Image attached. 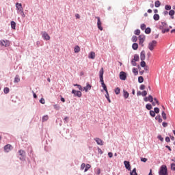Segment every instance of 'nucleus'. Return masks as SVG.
Wrapping results in <instances>:
<instances>
[{"label": "nucleus", "mask_w": 175, "mask_h": 175, "mask_svg": "<svg viewBox=\"0 0 175 175\" xmlns=\"http://www.w3.org/2000/svg\"><path fill=\"white\" fill-rule=\"evenodd\" d=\"M174 13H175V12H174V10H170V12H169V14H170V16H174Z\"/></svg>", "instance_id": "nucleus-44"}, {"label": "nucleus", "mask_w": 175, "mask_h": 175, "mask_svg": "<svg viewBox=\"0 0 175 175\" xmlns=\"http://www.w3.org/2000/svg\"><path fill=\"white\" fill-rule=\"evenodd\" d=\"M145 33L148 34V33H151V28L148 27L145 29Z\"/></svg>", "instance_id": "nucleus-36"}, {"label": "nucleus", "mask_w": 175, "mask_h": 175, "mask_svg": "<svg viewBox=\"0 0 175 175\" xmlns=\"http://www.w3.org/2000/svg\"><path fill=\"white\" fill-rule=\"evenodd\" d=\"M75 53H80V46H76L74 49Z\"/></svg>", "instance_id": "nucleus-28"}, {"label": "nucleus", "mask_w": 175, "mask_h": 175, "mask_svg": "<svg viewBox=\"0 0 175 175\" xmlns=\"http://www.w3.org/2000/svg\"><path fill=\"white\" fill-rule=\"evenodd\" d=\"M137 62L136 60H133V59L131 60V64L133 65V66H136L137 65Z\"/></svg>", "instance_id": "nucleus-40"}, {"label": "nucleus", "mask_w": 175, "mask_h": 175, "mask_svg": "<svg viewBox=\"0 0 175 175\" xmlns=\"http://www.w3.org/2000/svg\"><path fill=\"white\" fill-rule=\"evenodd\" d=\"M72 94H74L75 96H78V98H81V92L76 91L75 90H72Z\"/></svg>", "instance_id": "nucleus-7"}, {"label": "nucleus", "mask_w": 175, "mask_h": 175, "mask_svg": "<svg viewBox=\"0 0 175 175\" xmlns=\"http://www.w3.org/2000/svg\"><path fill=\"white\" fill-rule=\"evenodd\" d=\"M103 68H101L100 72H99V76H100V81H103Z\"/></svg>", "instance_id": "nucleus-15"}, {"label": "nucleus", "mask_w": 175, "mask_h": 175, "mask_svg": "<svg viewBox=\"0 0 175 175\" xmlns=\"http://www.w3.org/2000/svg\"><path fill=\"white\" fill-rule=\"evenodd\" d=\"M120 92H121V89H120V88H116L115 89V94L116 95H119V94H120Z\"/></svg>", "instance_id": "nucleus-24"}, {"label": "nucleus", "mask_w": 175, "mask_h": 175, "mask_svg": "<svg viewBox=\"0 0 175 175\" xmlns=\"http://www.w3.org/2000/svg\"><path fill=\"white\" fill-rule=\"evenodd\" d=\"M100 174V168L97 169V175Z\"/></svg>", "instance_id": "nucleus-63"}, {"label": "nucleus", "mask_w": 175, "mask_h": 175, "mask_svg": "<svg viewBox=\"0 0 175 175\" xmlns=\"http://www.w3.org/2000/svg\"><path fill=\"white\" fill-rule=\"evenodd\" d=\"M143 81H144V78H143V77L140 76L138 77V82L142 83H143Z\"/></svg>", "instance_id": "nucleus-33"}, {"label": "nucleus", "mask_w": 175, "mask_h": 175, "mask_svg": "<svg viewBox=\"0 0 175 175\" xmlns=\"http://www.w3.org/2000/svg\"><path fill=\"white\" fill-rule=\"evenodd\" d=\"M154 6L155 8H159V6H161V1L159 0L156 1L154 3Z\"/></svg>", "instance_id": "nucleus-26"}, {"label": "nucleus", "mask_w": 175, "mask_h": 175, "mask_svg": "<svg viewBox=\"0 0 175 175\" xmlns=\"http://www.w3.org/2000/svg\"><path fill=\"white\" fill-rule=\"evenodd\" d=\"M97 18V27L100 31H103V27H102V21H100V18L99 16H96Z\"/></svg>", "instance_id": "nucleus-4"}, {"label": "nucleus", "mask_w": 175, "mask_h": 175, "mask_svg": "<svg viewBox=\"0 0 175 175\" xmlns=\"http://www.w3.org/2000/svg\"><path fill=\"white\" fill-rule=\"evenodd\" d=\"M42 35L44 40H50V36L49 35V33H47V32L44 31L42 33Z\"/></svg>", "instance_id": "nucleus-6"}, {"label": "nucleus", "mask_w": 175, "mask_h": 175, "mask_svg": "<svg viewBox=\"0 0 175 175\" xmlns=\"http://www.w3.org/2000/svg\"><path fill=\"white\" fill-rule=\"evenodd\" d=\"M11 27L12 28V29H16V22L11 21Z\"/></svg>", "instance_id": "nucleus-30"}, {"label": "nucleus", "mask_w": 175, "mask_h": 175, "mask_svg": "<svg viewBox=\"0 0 175 175\" xmlns=\"http://www.w3.org/2000/svg\"><path fill=\"white\" fill-rule=\"evenodd\" d=\"M124 93V97L125 99H128V98H129V93H128V92L124 90L123 91Z\"/></svg>", "instance_id": "nucleus-20"}, {"label": "nucleus", "mask_w": 175, "mask_h": 175, "mask_svg": "<svg viewBox=\"0 0 175 175\" xmlns=\"http://www.w3.org/2000/svg\"><path fill=\"white\" fill-rule=\"evenodd\" d=\"M49 120V116L46 115L42 117V122H44Z\"/></svg>", "instance_id": "nucleus-31"}, {"label": "nucleus", "mask_w": 175, "mask_h": 175, "mask_svg": "<svg viewBox=\"0 0 175 175\" xmlns=\"http://www.w3.org/2000/svg\"><path fill=\"white\" fill-rule=\"evenodd\" d=\"M140 65H141L142 68H144L145 66H146V62H144V60H142V61L141 62Z\"/></svg>", "instance_id": "nucleus-42"}, {"label": "nucleus", "mask_w": 175, "mask_h": 175, "mask_svg": "<svg viewBox=\"0 0 175 175\" xmlns=\"http://www.w3.org/2000/svg\"><path fill=\"white\" fill-rule=\"evenodd\" d=\"M157 138H158L159 140H161V142H163V137H162L161 135H158Z\"/></svg>", "instance_id": "nucleus-57"}, {"label": "nucleus", "mask_w": 175, "mask_h": 175, "mask_svg": "<svg viewBox=\"0 0 175 175\" xmlns=\"http://www.w3.org/2000/svg\"><path fill=\"white\" fill-rule=\"evenodd\" d=\"M40 103H41L42 105H44V103H45L44 98H41V99L40 100Z\"/></svg>", "instance_id": "nucleus-51"}, {"label": "nucleus", "mask_w": 175, "mask_h": 175, "mask_svg": "<svg viewBox=\"0 0 175 175\" xmlns=\"http://www.w3.org/2000/svg\"><path fill=\"white\" fill-rule=\"evenodd\" d=\"M100 83L104 91H105V92H108L107 87L106 86V84H105V81L103 80V81H100Z\"/></svg>", "instance_id": "nucleus-17"}, {"label": "nucleus", "mask_w": 175, "mask_h": 175, "mask_svg": "<svg viewBox=\"0 0 175 175\" xmlns=\"http://www.w3.org/2000/svg\"><path fill=\"white\" fill-rule=\"evenodd\" d=\"M133 73H134V75L135 76H137V75H139V70H137V68H133Z\"/></svg>", "instance_id": "nucleus-23"}, {"label": "nucleus", "mask_w": 175, "mask_h": 175, "mask_svg": "<svg viewBox=\"0 0 175 175\" xmlns=\"http://www.w3.org/2000/svg\"><path fill=\"white\" fill-rule=\"evenodd\" d=\"M53 107H54V109H55V110H59V105H54Z\"/></svg>", "instance_id": "nucleus-50"}, {"label": "nucleus", "mask_w": 175, "mask_h": 175, "mask_svg": "<svg viewBox=\"0 0 175 175\" xmlns=\"http://www.w3.org/2000/svg\"><path fill=\"white\" fill-rule=\"evenodd\" d=\"M18 153H19L20 155L23 156V154H24V150H21L18 151Z\"/></svg>", "instance_id": "nucleus-56"}, {"label": "nucleus", "mask_w": 175, "mask_h": 175, "mask_svg": "<svg viewBox=\"0 0 175 175\" xmlns=\"http://www.w3.org/2000/svg\"><path fill=\"white\" fill-rule=\"evenodd\" d=\"M139 45L143 47V46H144L143 43H144V40H146V36L143 35H140L139 36Z\"/></svg>", "instance_id": "nucleus-5"}, {"label": "nucleus", "mask_w": 175, "mask_h": 175, "mask_svg": "<svg viewBox=\"0 0 175 175\" xmlns=\"http://www.w3.org/2000/svg\"><path fill=\"white\" fill-rule=\"evenodd\" d=\"M89 58L91 59H95V53L94 52H91L89 55Z\"/></svg>", "instance_id": "nucleus-19"}, {"label": "nucleus", "mask_w": 175, "mask_h": 175, "mask_svg": "<svg viewBox=\"0 0 175 175\" xmlns=\"http://www.w3.org/2000/svg\"><path fill=\"white\" fill-rule=\"evenodd\" d=\"M159 175H169L167 174V167L165 165H163L161 166L159 171Z\"/></svg>", "instance_id": "nucleus-2"}, {"label": "nucleus", "mask_w": 175, "mask_h": 175, "mask_svg": "<svg viewBox=\"0 0 175 175\" xmlns=\"http://www.w3.org/2000/svg\"><path fill=\"white\" fill-rule=\"evenodd\" d=\"M141 61H144L146 59V52L142 51L140 53Z\"/></svg>", "instance_id": "nucleus-14"}, {"label": "nucleus", "mask_w": 175, "mask_h": 175, "mask_svg": "<svg viewBox=\"0 0 175 175\" xmlns=\"http://www.w3.org/2000/svg\"><path fill=\"white\" fill-rule=\"evenodd\" d=\"M154 113H156V114H158L159 113V108L155 107L154 108Z\"/></svg>", "instance_id": "nucleus-49"}, {"label": "nucleus", "mask_w": 175, "mask_h": 175, "mask_svg": "<svg viewBox=\"0 0 175 175\" xmlns=\"http://www.w3.org/2000/svg\"><path fill=\"white\" fill-rule=\"evenodd\" d=\"M146 107L147 110H151V109H152V106L151 105V104H147L146 105Z\"/></svg>", "instance_id": "nucleus-37"}, {"label": "nucleus", "mask_w": 175, "mask_h": 175, "mask_svg": "<svg viewBox=\"0 0 175 175\" xmlns=\"http://www.w3.org/2000/svg\"><path fill=\"white\" fill-rule=\"evenodd\" d=\"M132 42H137V36H133L132 37Z\"/></svg>", "instance_id": "nucleus-41"}, {"label": "nucleus", "mask_w": 175, "mask_h": 175, "mask_svg": "<svg viewBox=\"0 0 175 175\" xmlns=\"http://www.w3.org/2000/svg\"><path fill=\"white\" fill-rule=\"evenodd\" d=\"M154 100L157 103V105H159V101L158 100V99H157V98H154Z\"/></svg>", "instance_id": "nucleus-60"}, {"label": "nucleus", "mask_w": 175, "mask_h": 175, "mask_svg": "<svg viewBox=\"0 0 175 175\" xmlns=\"http://www.w3.org/2000/svg\"><path fill=\"white\" fill-rule=\"evenodd\" d=\"M139 89L142 90H145L146 89V85H141L140 87H139Z\"/></svg>", "instance_id": "nucleus-54"}, {"label": "nucleus", "mask_w": 175, "mask_h": 175, "mask_svg": "<svg viewBox=\"0 0 175 175\" xmlns=\"http://www.w3.org/2000/svg\"><path fill=\"white\" fill-rule=\"evenodd\" d=\"M148 102H150V103L154 102V98L152 97V96L149 95V96L148 98Z\"/></svg>", "instance_id": "nucleus-32"}, {"label": "nucleus", "mask_w": 175, "mask_h": 175, "mask_svg": "<svg viewBox=\"0 0 175 175\" xmlns=\"http://www.w3.org/2000/svg\"><path fill=\"white\" fill-rule=\"evenodd\" d=\"M108 156H109V158H113V153L111 152H109L108 153Z\"/></svg>", "instance_id": "nucleus-59"}, {"label": "nucleus", "mask_w": 175, "mask_h": 175, "mask_svg": "<svg viewBox=\"0 0 175 175\" xmlns=\"http://www.w3.org/2000/svg\"><path fill=\"white\" fill-rule=\"evenodd\" d=\"M105 98H106L107 99H109V92H106Z\"/></svg>", "instance_id": "nucleus-61"}, {"label": "nucleus", "mask_w": 175, "mask_h": 175, "mask_svg": "<svg viewBox=\"0 0 175 175\" xmlns=\"http://www.w3.org/2000/svg\"><path fill=\"white\" fill-rule=\"evenodd\" d=\"M131 175H137V172H136V168H134L132 172H130Z\"/></svg>", "instance_id": "nucleus-35"}, {"label": "nucleus", "mask_w": 175, "mask_h": 175, "mask_svg": "<svg viewBox=\"0 0 175 175\" xmlns=\"http://www.w3.org/2000/svg\"><path fill=\"white\" fill-rule=\"evenodd\" d=\"M134 33H135V35H140V30L136 29V30L134 31Z\"/></svg>", "instance_id": "nucleus-47"}, {"label": "nucleus", "mask_w": 175, "mask_h": 175, "mask_svg": "<svg viewBox=\"0 0 175 175\" xmlns=\"http://www.w3.org/2000/svg\"><path fill=\"white\" fill-rule=\"evenodd\" d=\"M153 18L154 20H155V21H158V20H159V14H156L153 16Z\"/></svg>", "instance_id": "nucleus-29"}, {"label": "nucleus", "mask_w": 175, "mask_h": 175, "mask_svg": "<svg viewBox=\"0 0 175 175\" xmlns=\"http://www.w3.org/2000/svg\"><path fill=\"white\" fill-rule=\"evenodd\" d=\"M171 169H172V170L175 171V164L174 163L171 164Z\"/></svg>", "instance_id": "nucleus-52"}, {"label": "nucleus", "mask_w": 175, "mask_h": 175, "mask_svg": "<svg viewBox=\"0 0 175 175\" xmlns=\"http://www.w3.org/2000/svg\"><path fill=\"white\" fill-rule=\"evenodd\" d=\"M92 87V86L89 83H87L86 86L83 88V91L88 92V91L91 90Z\"/></svg>", "instance_id": "nucleus-10"}, {"label": "nucleus", "mask_w": 175, "mask_h": 175, "mask_svg": "<svg viewBox=\"0 0 175 175\" xmlns=\"http://www.w3.org/2000/svg\"><path fill=\"white\" fill-rule=\"evenodd\" d=\"M16 10L19 14H21L22 17H25V14H24V9L23 8V5L20 3H16Z\"/></svg>", "instance_id": "nucleus-1"}, {"label": "nucleus", "mask_w": 175, "mask_h": 175, "mask_svg": "<svg viewBox=\"0 0 175 175\" xmlns=\"http://www.w3.org/2000/svg\"><path fill=\"white\" fill-rule=\"evenodd\" d=\"M157 44L158 42H157V40H152V42L148 43V49L150 51H154V49H155Z\"/></svg>", "instance_id": "nucleus-3"}, {"label": "nucleus", "mask_w": 175, "mask_h": 175, "mask_svg": "<svg viewBox=\"0 0 175 175\" xmlns=\"http://www.w3.org/2000/svg\"><path fill=\"white\" fill-rule=\"evenodd\" d=\"M120 80H126V74L125 72L122 71L120 72Z\"/></svg>", "instance_id": "nucleus-9"}, {"label": "nucleus", "mask_w": 175, "mask_h": 175, "mask_svg": "<svg viewBox=\"0 0 175 175\" xmlns=\"http://www.w3.org/2000/svg\"><path fill=\"white\" fill-rule=\"evenodd\" d=\"M167 27V23L165 22H161V25L159 26V29L162 30Z\"/></svg>", "instance_id": "nucleus-16"}, {"label": "nucleus", "mask_w": 175, "mask_h": 175, "mask_svg": "<svg viewBox=\"0 0 175 175\" xmlns=\"http://www.w3.org/2000/svg\"><path fill=\"white\" fill-rule=\"evenodd\" d=\"M146 24L143 23L141 25V29H142V31H144V29H146Z\"/></svg>", "instance_id": "nucleus-45"}, {"label": "nucleus", "mask_w": 175, "mask_h": 175, "mask_svg": "<svg viewBox=\"0 0 175 175\" xmlns=\"http://www.w3.org/2000/svg\"><path fill=\"white\" fill-rule=\"evenodd\" d=\"M3 91H4V94H9L10 90L9 89V88H5Z\"/></svg>", "instance_id": "nucleus-38"}, {"label": "nucleus", "mask_w": 175, "mask_h": 175, "mask_svg": "<svg viewBox=\"0 0 175 175\" xmlns=\"http://www.w3.org/2000/svg\"><path fill=\"white\" fill-rule=\"evenodd\" d=\"M1 46H4L5 47H8V46H10V43L8 40H1L0 41Z\"/></svg>", "instance_id": "nucleus-8"}, {"label": "nucleus", "mask_w": 175, "mask_h": 175, "mask_svg": "<svg viewBox=\"0 0 175 175\" xmlns=\"http://www.w3.org/2000/svg\"><path fill=\"white\" fill-rule=\"evenodd\" d=\"M85 168V163H82L81 165V170H84Z\"/></svg>", "instance_id": "nucleus-48"}, {"label": "nucleus", "mask_w": 175, "mask_h": 175, "mask_svg": "<svg viewBox=\"0 0 175 175\" xmlns=\"http://www.w3.org/2000/svg\"><path fill=\"white\" fill-rule=\"evenodd\" d=\"M165 10H171L172 6H171V5H166L165 6Z\"/></svg>", "instance_id": "nucleus-43"}, {"label": "nucleus", "mask_w": 175, "mask_h": 175, "mask_svg": "<svg viewBox=\"0 0 175 175\" xmlns=\"http://www.w3.org/2000/svg\"><path fill=\"white\" fill-rule=\"evenodd\" d=\"M95 142L98 144V146H103V141L100 139V138H95L94 139Z\"/></svg>", "instance_id": "nucleus-11"}, {"label": "nucleus", "mask_w": 175, "mask_h": 175, "mask_svg": "<svg viewBox=\"0 0 175 175\" xmlns=\"http://www.w3.org/2000/svg\"><path fill=\"white\" fill-rule=\"evenodd\" d=\"M151 117H155V112L154 111H150Z\"/></svg>", "instance_id": "nucleus-46"}, {"label": "nucleus", "mask_w": 175, "mask_h": 175, "mask_svg": "<svg viewBox=\"0 0 175 175\" xmlns=\"http://www.w3.org/2000/svg\"><path fill=\"white\" fill-rule=\"evenodd\" d=\"M12 148V145L10 144H7L6 146H4V150L5 152H9Z\"/></svg>", "instance_id": "nucleus-13"}, {"label": "nucleus", "mask_w": 175, "mask_h": 175, "mask_svg": "<svg viewBox=\"0 0 175 175\" xmlns=\"http://www.w3.org/2000/svg\"><path fill=\"white\" fill-rule=\"evenodd\" d=\"M155 120L158 121V122H162V118H161V116L158 115L155 117Z\"/></svg>", "instance_id": "nucleus-25"}, {"label": "nucleus", "mask_w": 175, "mask_h": 175, "mask_svg": "<svg viewBox=\"0 0 175 175\" xmlns=\"http://www.w3.org/2000/svg\"><path fill=\"white\" fill-rule=\"evenodd\" d=\"M85 172H87L89 169H91V165L90 164H87L86 165H85Z\"/></svg>", "instance_id": "nucleus-34"}, {"label": "nucleus", "mask_w": 175, "mask_h": 175, "mask_svg": "<svg viewBox=\"0 0 175 175\" xmlns=\"http://www.w3.org/2000/svg\"><path fill=\"white\" fill-rule=\"evenodd\" d=\"M133 50H137L139 49V44L137 43H133L132 45Z\"/></svg>", "instance_id": "nucleus-18"}, {"label": "nucleus", "mask_w": 175, "mask_h": 175, "mask_svg": "<svg viewBox=\"0 0 175 175\" xmlns=\"http://www.w3.org/2000/svg\"><path fill=\"white\" fill-rule=\"evenodd\" d=\"M147 161H148L147 158H143V157L141 158L142 162H147Z\"/></svg>", "instance_id": "nucleus-55"}, {"label": "nucleus", "mask_w": 175, "mask_h": 175, "mask_svg": "<svg viewBox=\"0 0 175 175\" xmlns=\"http://www.w3.org/2000/svg\"><path fill=\"white\" fill-rule=\"evenodd\" d=\"M161 116L163 120H166L167 117H166V113H165V111H162Z\"/></svg>", "instance_id": "nucleus-39"}, {"label": "nucleus", "mask_w": 175, "mask_h": 175, "mask_svg": "<svg viewBox=\"0 0 175 175\" xmlns=\"http://www.w3.org/2000/svg\"><path fill=\"white\" fill-rule=\"evenodd\" d=\"M124 163L126 169H127V170H131V163L129 161H124Z\"/></svg>", "instance_id": "nucleus-12"}, {"label": "nucleus", "mask_w": 175, "mask_h": 175, "mask_svg": "<svg viewBox=\"0 0 175 175\" xmlns=\"http://www.w3.org/2000/svg\"><path fill=\"white\" fill-rule=\"evenodd\" d=\"M137 96H140V95H142V92L138 91V92H137Z\"/></svg>", "instance_id": "nucleus-64"}, {"label": "nucleus", "mask_w": 175, "mask_h": 175, "mask_svg": "<svg viewBox=\"0 0 175 175\" xmlns=\"http://www.w3.org/2000/svg\"><path fill=\"white\" fill-rule=\"evenodd\" d=\"M14 83H20V76L16 75Z\"/></svg>", "instance_id": "nucleus-21"}, {"label": "nucleus", "mask_w": 175, "mask_h": 175, "mask_svg": "<svg viewBox=\"0 0 175 175\" xmlns=\"http://www.w3.org/2000/svg\"><path fill=\"white\" fill-rule=\"evenodd\" d=\"M165 142H166L167 143H170V138L169 137H165Z\"/></svg>", "instance_id": "nucleus-58"}, {"label": "nucleus", "mask_w": 175, "mask_h": 175, "mask_svg": "<svg viewBox=\"0 0 175 175\" xmlns=\"http://www.w3.org/2000/svg\"><path fill=\"white\" fill-rule=\"evenodd\" d=\"M162 31V33H166V32H169V31H170V28L167 27H164V29H161Z\"/></svg>", "instance_id": "nucleus-22"}, {"label": "nucleus", "mask_w": 175, "mask_h": 175, "mask_svg": "<svg viewBox=\"0 0 175 175\" xmlns=\"http://www.w3.org/2000/svg\"><path fill=\"white\" fill-rule=\"evenodd\" d=\"M142 95L143 96H147V91L144 90V92H142Z\"/></svg>", "instance_id": "nucleus-53"}, {"label": "nucleus", "mask_w": 175, "mask_h": 175, "mask_svg": "<svg viewBox=\"0 0 175 175\" xmlns=\"http://www.w3.org/2000/svg\"><path fill=\"white\" fill-rule=\"evenodd\" d=\"M134 61H136L137 62L140 59V57H139V55L135 54L134 55V58L133 59Z\"/></svg>", "instance_id": "nucleus-27"}, {"label": "nucleus", "mask_w": 175, "mask_h": 175, "mask_svg": "<svg viewBox=\"0 0 175 175\" xmlns=\"http://www.w3.org/2000/svg\"><path fill=\"white\" fill-rule=\"evenodd\" d=\"M163 126L164 127V128H166V126H167V123H166V122H163Z\"/></svg>", "instance_id": "nucleus-62"}]
</instances>
